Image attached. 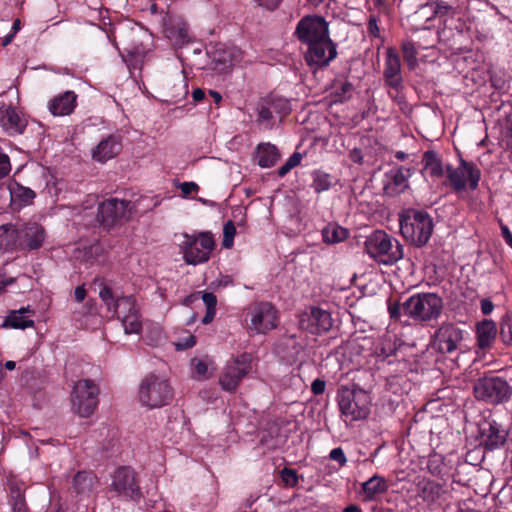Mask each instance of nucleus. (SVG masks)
Returning a JSON list of instances; mask_svg holds the SVG:
<instances>
[{
	"mask_svg": "<svg viewBox=\"0 0 512 512\" xmlns=\"http://www.w3.org/2000/svg\"><path fill=\"white\" fill-rule=\"evenodd\" d=\"M387 489V482L385 478L380 475H374L362 483V491L365 495V500L368 501L373 500L379 494L385 493Z\"/></svg>",
	"mask_w": 512,
	"mask_h": 512,
	"instance_id": "30",
	"label": "nucleus"
},
{
	"mask_svg": "<svg viewBox=\"0 0 512 512\" xmlns=\"http://www.w3.org/2000/svg\"><path fill=\"white\" fill-rule=\"evenodd\" d=\"M494 305L488 299H483L481 301V311L484 315H489L493 311Z\"/></svg>",
	"mask_w": 512,
	"mask_h": 512,
	"instance_id": "59",
	"label": "nucleus"
},
{
	"mask_svg": "<svg viewBox=\"0 0 512 512\" xmlns=\"http://www.w3.org/2000/svg\"><path fill=\"white\" fill-rule=\"evenodd\" d=\"M113 307L116 320H129L130 318H134V320L138 319V305L135 297L131 295L118 297Z\"/></svg>",
	"mask_w": 512,
	"mask_h": 512,
	"instance_id": "24",
	"label": "nucleus"
},
{
	"mask_svg": "<svg viewBox=\"0 0 512 512\" xmlns=\"http://www.w3.org/2000/svg\"><path fill=\"white\" fill-rule=\"evenodd\" d=\"M77 94L74 91H65L54 96L48 102V109L54 116H67L74 112L77 106Z\"/></svg>",
	"mask_w": 512,
	"mask_h": 512,
	"instance_id": "20",
	"label": "nucleus"
},
{
	"mask_svg": "<svg viewBox=\"0 0 512 512\" xmlns=\"http://www.w3.org/2000/svg\"><path fill=\"white\" fill-rule=\"evenodd\" d=\"M326 23L322 19V66L328 65L337 56L336 44L326 34Z\"/></svg>",
	"mask_w": 512,
	"mask_h": 512,
	"instance_id": "37",
	"label": "nucleus"
},
{
	"mask_svg": "<svg viewBox=\"0 0 512 512\" xmlns=\"http://www.w3.org/2000/svg\"><path fill=\"white\" fill-rule=\"evenodd\" d=\"M447 177L450 185L457 192L467 188L475 190L478 187L481 172L474 163L461 159L458 167H447Z\"/></svg>",
	"mask_w": 512,
	"mask_h": 512,
	"instance_id": "12",
	"label": "nucleus"
},
{
	"mask_svg": "<svg viewBox=\"0 0 512 512\" xmlns=\"http://www.w3.org/2000/svg\"><path fill=\"white\" fill-rule=\"evenodd\" d=\"M477 340L480 348L491 346L497 335L495 322H477L476 325Z\"/></svg>",
	"mask_w": 512,
	"mask_h": 512,
	"instance_id": "31",
	"label": "nucleus"
},
{
	"mask_svg": "<svg viewBox=\"0 0 512 512\" xmlns=\"http://www.w3.org/2000/svg\"><path fill=\"white\" fill-rule=\"evenodd\" d=\"M301 159H302V155L301 153L299 152H294L290 157L289 159L287 160L291 165L292 167H296L297 165L300 164L301 162Z\"/></svg>",
	"mask_w": 512,
	"mask_h": 512,
	"instance_id": "61",
	"label": "nucleus"
},
{
	"mask_svg": "<svg viewBox=\"0 0 512 512\" xmlns=\"http://www.w3.org/2000/svg\"><path fill=\"white\" fill-rule=\"evenodd\" d=\"M173 397V387L169 379L163 374H149L139 384L138 401L148 409L166 406L171 403Z\"/></svg>",
	"mask_w": 512,
	"mask_h": 512,
	"instance_id": "2",
	"label": "nucleus"
},
{
	"mask_svg": "<svg viewBox=\"0 0 512 512\" xmlns=\"http://www.w3.org/2000/svg\"><path fill=\"white\" fill-rule=\"evenodd\" d=\"M280 158L277 147L271 143H260L256 148L257 164L262 168H270Z\"/></svg>",
	"mask_w": 512,
	"mask_h": 512,
	"instance_id": "26",
	"label": "nucleus"
},
{
	"mask_svg": "<svg viewBox=\"0 0 512 512\" xmlns=\"http://www.w3.org/2000/svg\"><path fill=\"white\" fill-rule=\"evenodd\" d=\"M329 458L336 461L340 467L344 466L347 462L344 451L340 447L333 449L329 454Z\"/></svg>",
	"mask_w": 512,
	"mask_h": 512,
	"instance_id": "50",
	"label": "nucleus"
},
{
	"mask_svg": "<svg viewBox=\"0 0 512 512\" xmlns=\"http://www.w3.org/2000/svg\"><path fill=\"white\" fill-rule=\"evenodd\" d=\"M423 169L422 173L425 177L439 179L444 175L442 162L434 151H427L422 157Z\"/></svg>",
	"mask_w": 512,
	"mask_h": 512,
	"instance_id": "27",
	"label": "nucleus"
},
{
	"mask_svg": "<svg viewBox=\"0 0 512 512\" xmlns=\"http://www.w3.org/2000/svg\"><path fill=\"white\" fill-rule=\"evenodd\" d=\"M293 169L292 165L286 161L284 163V165H282L279 169H278V176L279 177H284L288 172H290L291 170Z\"/></svg>",
	"mask_w": 512,
	"mask_h": 512,
	"instance_id": "62",
	"label": "nucleus"
},
{
	"mask_svg": "<svg viewBox=\"0 0 512 512\" xmlns=\"http://www.w3.org/2000/svg\"><path fill=\"white\" fill-rule=\"evenodd\" d=\"M433 230L431 217L422 211L408 210L400 218V231L405 239L416 246L428 242Z\"/></svg>",
	"mask_w": 512,
	"mask_h": 512,
	"instance_id": "5",
	"label": "nucleus"
},
{
	"mask_svg": "<svg viewBox=\"0 0 512 512\" xmlns=\"http://www.w3.org/2000/svg\"><path fill=\"white\" fill-rule=\"evenodd\" d=\"M111 489L118 495L126 498L135 499L140 495L139 486L135 480V473L127 467H122L115 471Z\"/></svg>",
	"mask_w": 512,
	"mask_h": 512,
	"instance_id": "14",
	"label": "nucleus"
},
{
	"mask_svg": "<svg viewBox=\"0 0 512 512\" xmlns=\"http://www.w3.org/2000/svg\"><path fill=\"white\" fill-rule=\"evenodd\" d=\"M192 98L196 103L203 101L205 98V91L201 88H196L192 92Z\"/></svg>",
	"mask_w": 512,
	"mask_h": 512,
	"instance_id": "60",
	"label": "nucleus"
},
{
	"mask_svg": "<svg viewBox=\"0 0 512 512\" xmlns=\"http://www.w3.org/2000/svg\"><path fill=\"white\" fill-rule=\"evenodd\" d=\"M99 389L88 379L75 383L72 391V408L81 417H89L98 405Z\"/></svg>",
	"mask_w": 512,
	"mask_h": 512,
	"instance_id": "10",
	"label": "nucleus"
},
{
	"mask_svg": "<svg viewBox=\"0 0 512 512\" xmlns=\"http://www.w3.org/2000/svg\"><path fill=\"white\" fill-rule=\"evenodd\" d=\"M26 124V121L19 116L14 108L0 109V126L8 135L22 134L26 128Z\"/></svg>",
	"mask_w": 512,
	"mask_h": 512,
	"instance_id": "23",
	"label": "nucleus"
},
{
	"mask_svg": "<svg viewBox=\"0 0 512 512\" xmlns=\"http://www.w3.org/2000/svg\"><path fill=\"white\" fill-rule=\"evenodd\" d=\"M25 313H28V316H34V310H32L30 306H27L21 307L18 310H11L4 320H26L25 317L22 316Z\"/></svg>",
	"mask_w": 512,
	"mask_h": 512,
	"instance_id": "45",
	"label": "nucleus"
},
{
	"mask_svg": "<svg viewBox=\"0 0 512 512\" xmlns=\"http://www.w3.org/2000/svg\"><path fill=\"white\" fill-rule=\"evenodd\" d=\"M9 503L13 512H28L24 495L19 488L10 489Z\"/></svg>",
	"mask_w": 512,
	"mask_h": 512,
	"instance_id": "40",
	"label": "nucleus"
},
{
	"mask_svg": "<svg viewBox=\"0 0 512 512\" xmlns=\"http://www.w3.org/2000/svg\"><path fill=\"white\" fill-rule=\"evenodd\" d=\"M179 188L183 198H187L190 194L199 190V186L195 182H183L179 185Z\"/></svg>",
	"mask_w": 512,
	"mask_h": 512,
	"instance_id": "51",
	"label": "nucleus"
},
{
	"mask_svg": "<svg viewBox=\"0 0 512 512\" xmlns=\"http://www.w3.org/2000/svg\"><path fill=\"white\" fill-rule=\"evenodd\" d=\"M251 368L252 356L250 354L244 353L228 361L219 377L222 389L229 392L236 390Z\"/></svg>",
	"mask_w": 512,
	"mask_h": 512,
	"instance_id": "11",
	"label": "nucleus"
},
{
	"mask_svg": "<svg viewBox=\"0 0 512 512\" xmlns=\"http://www.w3.org/2000/svg\"><path fill=\"white\" fill-rule=\"evenodd\" d=\"M33 323L34 322H3L2 327L24 330L31 327Z\"/></svg>",
	"mask_w": 512,
	"mask_h": 512,
	"instance_id": "55",
	"label": "nucleus"
},
{
	"mask_svg": "<svg viewBox=\"0 0 512 512\" xmlns=\"http://www.w3.org/2000/svg\"><path fill=\"white\" fill-rule=\"evenodd\" d=\"M207 54L210 58L211 69L218 73H225L234 65V51L224 44L215 45L207 51Z\"/></svg>",
	"mask_w": 512,
	"mask_h": 512,
	"instance_id": "18",
	"label": "nucleus"
},
{
	"mask_svg": "<svg viewBox=\"0 0 512 512\" xmlns=\"http://www.w3.org/2000/svg\"><path fill=\"white\" fill-rule=\"evenodd\" d=\"M120 135L111 134L102 139L93 150V159L105 163L116 157L122 150V141Z\"/></svg>",
	"mask_w": 512,
	"mask_h": 512,
	"instance_id": "19",
	"label": "nucleus"
},
{
	"mask_svg": "<svg viewBox=\"0 0 512 512\" xmlns=\"http://www.w3.org/2000/svg\"><path fill=\"white\" fill-rule=\"evenodd\" d=\"M141 33L139 31H131L127 36V41L124 44L123 52L121 53L126 62L137 63L142 61L148 52V48L140 39Z\"/></svg>",
	"mask_w": 512,
	"mask_h": 512,
	"instance_id": "21",
	"label": "nucleus"
},
{
	"mask_svg": "<svg viewBox=\"0 0 512 512\" xmlns=\"http://www.w3.org/2000/svg\"><path fill=\"white\" fill-rule=\"evenodd\" d=\"M119 328L123 329L126 335L138 334L141 329V322H117Z\"/></svg>",
	"mask_w": 512,
	"mask_h": 512,
	"instance_id": "47",
	"label": "nucleus"
},
{
	"mask_svg": "<svg viewBox=\"0 0 512 512\" xmlns=\"http://www.w3.org/2000/svg\"><path fill=\"white\" fill-rule=\"evenodd\" d=\"M401 64L400 58L394 48H388L386 51L384 75L388 85L398 88L401 85L402 78L400 76Z\"/></svg>",
	"mask_w": 512,
	"mask_h": 512,
	"instance_id": "22",
	"label": "nucleus"
},
{
	"mask_svg": "<svg viewBox=\"0 0 512 512\" xmlns=\"http://www.w3.org/2000/svg\"><path fill=\"white\" fill-rule=\"evenodd\" d=\"M451 9H452V7L444 2L435 3V14H437V15H445Z\"/></svg>",
	"mask_w": 512,
	"mask_h": 512,
	"instance_id": "57",
	"label": "nucleus"
},
{
	"mask_svg": "<svg viewBox=\"0 0 512 512\" xmlns=\"http://www.w3.org/2000/svg\"><path fill=\"white\" fill-rule=\"evenodd\" d=\"M257 122L259 124H264L266 128H271L273 123L272 120L274 119V114L272 113L271 109L268 107V105L265 103L263 98L258 104L257 107Z\"/></svg>",
	"mask_w": 512,
	"mask_h": 512,
	"instance_id": "41",
	"label": "nucleus"
},
{
	"mask_svg": "<svg viewBox=\"0 0 512 512\" xmlns=\"http://www.w3.org/2000/svg\"><path fill=\"white\" fill-rule=\"evenodd\" d=\"M348 237V231L335 224L329 223L322 230V240L329 244H335L344 241Z\"/></svg>",
	"mask_w": 512,
	"mask_h": 512,
	"instance_id": "36",
	"label": "nucleus"
},
{
	"mask_svg": "<svg viewBox=\"0 0 512 512\" xmlns=\"http://www.w3.org/2000/svg\"><path fill=\"white\" fill-rule=\"evenodd\" d=\"M473 391L476 399L492 405L508 402L512 396V386L499 376L479 378L474 384Z\"/></svg>",
	"mask_w": 512,
	"mask_h": 512,
	"instance_id": "7",
	"label": "nucleus"
},
{
	"mask_svg": "<svg viewBox=\"0 0 512 512\" xmlns=\"http://www.w3.org/2000/svg\"><path fill=\"white\" fill-rule=\"evenodd\" d=\"M259 6L268 10H275L283 0H254Z\"/></svg>",
	"mask_w": 512,
	"mask_h": 512,
	"instance_id": "53",
	"label": "nucleus"
},
{
	"mask_svg": "<svg viewBox=\"0 0 512 512\" xmlns=\"http://www.w3.org/2000/svg\"><path fill=\"white\" fill-rule=\"evenodd\" d=\"M16 278L7 276L4 272H0V295L5 292L6 287L12 285Z\"/></svg>",
	"mask_w": 512,
	"mask_h": 512,
	"instance_id": "52",
	"label": "nucleus"
},
{
	"mask_svg": "<svg viewBox=\"0 0 512 512\" xmlns=\"http://www.w3.org/2000/svg\"><path fill=\"white\" fill-rule=\"evenodd\" d=\"M263 100L271 109L272 113L276 114L281 119L286 117L291 111L290 102L281 96L270 94L263 98Z\"/></svg>",
	"mask_w": 512,
	"mask_h": 512,
	"instance_id": "35",
	"label": "nucleus"
},
{
	"mask_svg": "<svg viewBox=\"0 0 512 512\" xmlns=\"http://www.w3.org/2000/svg\"><path fill=\"white\" fill-rule=\"evenodd\" d=\"M280 477L286 487H294L298 482V476L293 469H282L280 472Z\"/></svg>",
	"mask_w": 512,
	"mask_h": 512,
	"instance_id": "44",
	"label": "nucleus"
},
{
	"mask_svg": "<svg viewBox=\"0 0 512 512\" xmlns=\"http://www.w3.org/2000/svg\"><path fill=\"white\" fill-rule=\"evenodd\" d=\"M183 238L180 249L187 264H202L210 259V254L215 248V240L211 232L184 233Z\"/></svg>",
	"mask_w": 512,
	"mask_h": 512,
	"instance_id": "6",
	"label": "nucleus"
},
{
	"mask_svg": "<svg viewBox=\"0 0 512 512\" xmlns=\"http://www.w3.org/2000/svg\"><path fill=\"white\" fill-rule=\"evenodd\" d=\"M11 171V163L9 156L0 151V179L6 177Z\"/></svg>",
	"mask_w": 512,
	"mask_h": 512,
	"instance_id": "48",
	"label": "nucleus"
},
{
	"mask_svg": "<svg viewBox=\"0 0 512 512\" xmlns=\"http://www.w3.org/2000/svg\"><path fill=\"white\" fill-rule=\"evenodd\" d=\"M196 344L195 337L191 334L179 339L174 343L177 350H185L193 347Z\"/></svg>",
	"mask_w": 512,
	"mask_h": 512,
	"instance_id": "49",
	"label": "nucleus"
},
{
	"mask_svg": "<svg viewBox=\"0 0 512 512\" xmlns=\"http://www.w3.org/2000/svg\"><path fill=\"white\" fill-rule=\"evenodd\" d=\"M213 361L209 357H194L190 361L191 376L196 380H206L212 373L210 367H212Z\"/></svg>",
	"mask_w": 512,
	"mask_h": 512,
	"instance_id": "32",
	"label": "nucleus"
},
{
	"mask_svg": "<svg viewBox=\"0 0 512 512\" xmlns=\"http://www.w3.org/2000/svg\"><path fill=\"white\" fill-rule=\"evenodd\" d=\"M10 196L12 201L19 204V206H27L33 203L36 193L16 182L10 189Z\"/></svg>",
	"mask_w": 512,
	"mask_h": 512,
	"instance_id": "34",
	"label": "nucleus"
},
{
	"mask_svg": "<svg viewBox=\"0 0 512 512\" xmlns=\"http://www.w3.org/2000/svg\"><path fill=\"white\" fill-rule=\"evenodd\" d=\"M202 300L206 308H216L217 297L211 292H205L202 296Z\"/></svg>",
	"mask_w": 512,
	"mask_h": 512,
	"instance_id": "54",
	"label": "nucleus"
},
{
	"mask_svg": "<svg viewBox=\"0 0 512 512\" xmlns=\"http://www.w3.org/2000/svg\"><path fill=\"white\" fill-rule=\"evenodd\" d=\"M278 311L270 302H255L251 306V320H276Z\"/></svg>",
	"mask_w": 512,
	"mask_h": 512,
	"instance_id": "33",
	"label": "nucleus"
},
{
	"mask_svg": "<svg viewBox=\"0 0 512 512\" xmlns=\"http://www.w3.org/2000/svg\"><path fill=\"white\" fill-rule=\"evenodd\" d=\"M443 494L444 490L439 483L428 481L422 486L420 497L427 503H435L441 499Z\"/></svg>",
	"mask_w": 512,
	"mask_h": 512,
	"instance_id": "38",
	"label": "nucleus"
},
{
	"mask_svg": "<svg viewBox=\"0 0 512 512\" xmlns=\"http://www.w3.org/2000/svg\"><path fill=\"white\" fill-rule=\"evenodd\" d=\"M481 443L486 449L495 450L502 447L507 440L508 432L494 419L485 420L480 429Z\"/></svg>",
	"mask_w": 512,
	"mask_h": 512,
	"instance_id": "16",
	"label": "nucleus"
},
{
	"mask_svg": "<svg viewBox=\"0 0 512 512\" xmlns=\"http://www.w3.org/2000/svg\"><path fill=\"white\" fill-rule=\"evenodd\" d=\"M132 210L130 201L109 198L99 204L97 220L103 228L109 230L128 221Z\"/></svg>",
	"mask_w": 512,
	"mask_h": 512,
	"instance_id": "9",
	"label": "nucleus"
},
{
	"mask_svg": "<svg viewBox=\"0 0 512 512\" xmlns=\"http://www.w3.org/2000/svg\"><path fill=\"white\" fill-rule=\"evenodd\" d=\"M97 477L91 472H78L73 478L72 489L79 496H89L97 486Z\"/></svg>",
	"mask_w": 512,
	"mask_h": 512,
	"instance_id": "25",
	"label": "nucleus"
},
{
	"mask_svg": "<svg viewBox=\"0 0 512 512\" xmlns=\"http://www.w3.org/2000/svg\"><path fill=\"white\" fill-rule=\"evenodd\" d=\"M86 295H87V292L83 285L77 286L75 288L74 298L78 303L82 302L85 299Z\"/></svg>",
	"mask_w": 512,
	"mask_h": 512,
	"instance_id": "58",
	"label": "nucleus"
},
{
	"mask_svg": "<svg viewBox=\"0 0 512 512\" xmlns=\"http://www.w3.org/2000/svg\"><path fill=\"white\" fill-rule=\"evenodd\" d=\"M19 233L18 227L14 224L0 226V249L12 251L18 249Z\"/></svg>",
	"mask_w": 512,
	"mask_h": 512,
	"instance_id": "29",
	"label": "nucleus"
},
{
	"mask_svg": "<svg viewBox=\"0 0 512 512\" xmlns=\"http://www.w3.org/2000/svg\"><path fill=\"white\" fill-rule=\"evenodd\" d=\"M411 177V170L406 167H396L385 174L384 192L388 196H397L403 193L408 187V180Z\"/></svg>",
	"mask_w": 512,
	"mask_h": 512,
	"instance_id": "17",
	"label": "nucleus"
},
{
	"mask_svg": "<svg viewBox=\"0 0 512 512\" xmlns=\"http://www.w3.org/2000/svg\"><path fill=\"white\" fill-rule=\"evenodd\" d=\"M364 246L367 254L380 264L392 265L403 257L400 243L381 230L370 234Z\"/></svg>",
	"mask_w": 512,
	"mask_h": 512,
	"instance_id": "4",
	"label": "nucleus"
},
{
	"mask_svg": "<svg viewBox=\"0 0 512 512\" xmlns=\"http://www.w3.org/2000/svg\"><path fill=\"white\" fill-rule=\"evenodd\" d=\"M402 52L405 61L407 62L408 66L413 69L417 64V48L415 44L411 41H405L402 44Z\"/></svg>",
	"mask_w": 512,
	"mask_h": 512,
	"instance_id": "42",
	"label": "nucleus"
},
{
	"mask_svg": "<svg viewBox=\"0 0 512 512\" xmlns=\"http://www.w3.org/2000/svg\"><path fill=\"white\" fill-rule=\"evenodd\" d=\"M443 309L442 299L434 293H419L410 296L402 304L389 303L391 318L409 317L415 320L437 319Z\"/></svg>",
	"mask_w": 512,
	"mask_h": 512,
	"instance_id": "1",
	"label": "nucleus"
},
{
	"mask_svg": "<svg viewBox=\"0 0 512 512\" xmlns=\"http://www.w3.org/2000/svg\"><path fill=\"white\" fill-rule=\"evenodd\" d=\"M165 34L176 45L182 46L188 42L187 24L181 19L171 20L166 24Z\"/></svg>",
	"mask_w": 512,
	"mask_h": 512,
	"instance_id": "28",
	"label": "nucleus"
},
{
	"mask_svg": "<svg viewBox=\"0 0 512 512\" xmlns=\"http://www.w3.org/2000/svg\"><path fill=\"white\" fill-rule=\"evenodd\" d=\"M216 315V308H206V313L202 320H213Z\"/></svg>",
	"mask_w": 512,
	"mask_h": 512,
	"instance_id": "63",
	"label": "nucleus"
},
{
	"mask_svg": "<svg viewBox=\"0 0 512 512\" xmlns=\"http://www.w3.org/2000/svg\"><path fill=\"white\" fill-rule=\"evenodd\" d=\"M353 92V86L346 80H339L332 86L330 95L332 102H343L349 99Z\"/></svg>",
	"mask_w": 512,
	"mask_h": 512,
	"instance_id": "39",
	"label": "nucleus"
},
{
	"mask_svg": "<svg viewBox=\"0 0 512 512\" xmlns=\"http://www.w3.org/2000/svg\"><path fill=\"white\" fill-rule=\"evenodd\" d=\"M501 229V235L504 238L506 244L510 246L512 244V233L510 232L509 228L505 224H500Z\"/></svg>",
	"mask_w": 512,
	"mask_h": 512,
	"instance_id": "56",
	"label": "nucleus"
},
{
	"mask_svg": "<svg viewBox=\"0 0 512 512\" xmlns=\"http://www.w3.org/2000/svg\"><path fill=\"white\" fill-rule=\"evenodd\" d=\"M294 36L307 49L304 58L315 74L320 69V15H306L298 23Z\"/></svg>",
	"mask_w": 512,
	"mask_h": 512,
	"instance_id": "3",
	"label": "nucleus"
},
{
	"mask_svg": "<svg viewBox=\"0 0 512 512\" xmlns=\"http://www.w3.org/2000/svg\"><path fill=\"white\" fill-rule=\"evenodd\" d=\"M338 401L341 412L351 421L364 419L369 414L370 397L355 385L341 387Z\"/></svg>",
	"mask_w": 512,
	"mask_h": 512,
	"instance_id": "8",
	"label": "nucleus"
},
{
	"mask_svg": "<svg viewBox=\"0 0 512 512\" xmlns=\"http://www.w3.org/2000/svg\"><path fill=\"white\" fill-rule=\"evenodd\" d=\"M236 234V227L232 220L227 221L223 227V241L222 245L225 248L233 246L234 236Z\"/></svg>",
	"mask_w": 512,
	"mask_h": 512,
	"instance_id": "43",
	"label": "nucleus"
},
{
	"mask_svg": "<svg viewBox=\"0 0 512 512\" xmlns=\"http://www.w3.org/2000/svg\"><path fill=\"white\" fill-rule=\"evenodd\" d=\"M99 297L108 306V308L114 306V303L116 302L112 289L107 285L102 286V288L99 291Z\"/></svg>",
	"mask_w": 512,
	"mask_h": 512,
	"instance_id": "46",
	"label": "nucleus"
},
{
	"mask_svg": "<svg viewBox=\"0 0 512 512\" xmlns=\"http://www.w3.org/2000/svg\"><path fill=\"white\" fill-rule=\"evenodd\" d=\"M18 233V249L24 251L38 250L42 247L46 237L44 227L37 222L22 224L18 227Z\"/></svg>",
	"mask_w": 512,
	"mask_h": 512,
	"instance_id": "13",
	"label": "nucleus"
},
{
	"mask_svg": "<svg viewBox=\"0 0 512 512\" xmlns=\"http://www.w3.org/2000/svg\"><path fill=\"white\" fill-rule=\"evenodd\" d=\"M462 331L452 323H443L436 331L433 346L441 353H451L462 340Z\"/></svg>",
	"mask_w": 512,
	"mask_h": 512,
	"instance_id": "15",
	"label": "nucleus"
},
{
	"mask_svg": "<svg viewBox=\"0 0 512 512\" xmlns=\"http://www.w3.org/2000/svg\"><path fill=\"white\" fill-rule=\"evenodd\" d=\"M209 95L213 98L215 104H219L222 101V96L215 90H209Z\"/></svg>",
	"mask_w": 512,
	"mask_h": 512,
	"instance_id": "64",
	"label": "nucleus"
}]
</instances>
